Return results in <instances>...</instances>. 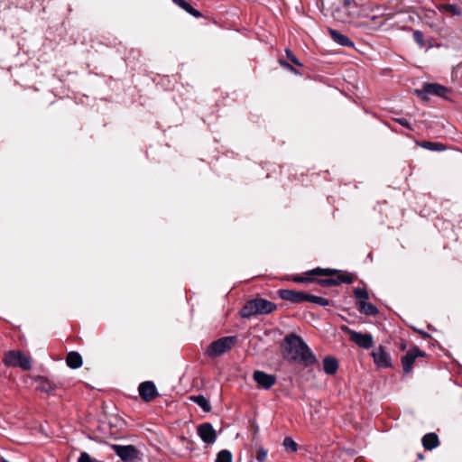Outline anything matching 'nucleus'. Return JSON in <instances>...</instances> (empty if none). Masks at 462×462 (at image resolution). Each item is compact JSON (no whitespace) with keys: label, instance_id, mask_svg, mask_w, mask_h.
Returning <instances> with one entry per match:
<instances>
[{"label":"nucleus","instance_id":"72a5a7b5","mask_svg":"<svg viewBox=\"0 0 462 462\" xmlns=\"http://www.w3.org/2000/svg\"><path fill=\"white\" fill-rule=\"evenodd\" d=\"M280 64H281L283 68H285V69H289L290 71H291V72H293V73H295V74H299V72H297V71H296V69H294L291 64H289L288 62H286V61H284V60H280Z\"/></svg>","mask_w":462,"mask_h":462},{"label":"nucleus","instance_id":"393cba45","mask_svg":"<svg viewBox=\"0 0 462 462\" xmlns=\"http://www.w3.org/2000/svg\"><path fill=\"white\" fill-rule=\"evenodd\" d=\"M336 273V270L322 268H316L309 272V273L312 275H332L335 274Z\"/></svg>","mask_w":462,"mask_h":462},{"label":"nucleus","instance_id":"2f4dec72","mask_svg":"<svg viewBox=\"0 0 462 462\" xmlns=\"http://www.w3.org/2000/svg\"><path fill=\"white\" fill-rule=\"evenodd\" d=\"M78 462H95V460L87 453H81Z\"/></svg>","mask_w":462,"mask_h":462},{"label":"nucleus","instance_id":"a878e982","mask_svg":"<svg viewBox=\"0 0 462 462\" xmlns=\"http://www.w3.org/2000/svg\"><path fill=\"white\" fill-rule=\"evenodd\" d=\"M284 448L291 452H296L298 449L297 443L291 438H285L283 440Z\"/></svg>","mask_w":462,"mask_h":462},{"label":"nucleus","instance_id":"4468645a","mask_svg":"<svg viewBox=\"0 0 462 462\" xmlns=\"http://www.w3.org/2000/svg\"><path fill=\"white\" fill-rule=\"evenodd\" d=\"M281 299L284 300H289L292 303H300L302 302L301 292L292 291V290H279L278 291Z\"/></svg>","mask_w":462,"mask_h":462},{"label":"nucleus","instance_id":"4be33fe9","mask_svg":"<svg viewBox=\"0 0 462 462\" xmlns=\"http://www.w3.org/2000/svg\"><path fill=\"white\" fill-rule=\"evenodd\" d=\"M191 400L197 403L203 411H209L211 409L210 403L203 395H197L191 397Z\"/></svg>","mask_w":462,"mask_h":462},{"label":"nucleus","instance_id":"f8f14e48","mask_svg":"<svg viewBox=\"0 0 462 462\" xmlns=\"http://www.w3.org/2000/svg\"><path fill=\"white\" fill-rule=\"evenodd\" d=\"M138 391L142 399L146 402L152 400L157 394L156 387L151 381L142 383L139 385Z\"/></svg>","mask_w":462,"mask_h":462},{"label":"nucleus","instance_id":"5701e85b","mask_svg":"<svg viewBox=\"0 0 462 462\" xmlns=\"http://www.w3.org/2000/svg\"><path fill=\"white\" fill-rule=\"evenodd\" d=\"M354 294H355L356 298L357 299V305H360L361 303L365 302L369 298L368 291L365 288H356L354 290Z\"/></svg>","mask_w":462,"mask_h":462},{"label":"nucleus","instance_id":"423d86ee","mask_svg":"<svg viewBox=\"0 0 462 462\" xmlns=\"http://www.w3.org/2000/svg\"><path fill=\"white\" fill-rule=\"evenodd\" d=\"M371 356L373 357L374 363L378 368H390L393 365L391 356L385 350V347L383 346H379L374 348Z\"/></svg>","mask_w":462,"mask_h":462},{"label":"nucleus","instance_id":"6e6552de","mask_svg":"<svg viewBox=\"0 0 462 462\" xmlns=\"http://www.w3.org/2000/svg\"><path fill=\"white\" fill-rule=\"evenodd\" d=\"M112 448L125 462H134L138 457L137 449L132 445H112Z\"/></svg>","mask_w":462,"mask_h":462},{"label":"nucleus","instance_id":"1a4fd4ad","mask_svg":"<svg viewBox=\"0 0 462 462\" xmlns=\"http://www.w3.org/2000/svg\"><path fill=\"white\" fill-rule=\"evenodd\" d=\"M253 379L263 389L268 390L276 383V377L273 374L256 370L253 374Z\"/></svg>","mask_w":462,"mask_h":462},{"label":"nucleus","instance_id":"6ab92c4d","mask_svg":"<svg viewBox=\"0 0 462 462\" xmlns=\"http://www.w3.org/2000/svg\"><path fill=\"white\" fill-rule=\"evenodd\" d=\"M66 362L68 366L72 369H77L82 365V357L77 352H70L67 356Z\"/></svg>","mask_w":462,"mask_h":462},{"label":"nucleus","instance_id":"ddd939ff","mask_svg":"<svg viewBox=\"0 0 462 462\" xmlns=\"http://www.w3.org/2000/svg\"><path fill=\"white\" fill-rule=\"evenodd\" d=\"M448 92V88L439 84H424L423 85V93L427 95H434L438 97H445Z\"/></svg>","mask_w":462,"mask_h":462},{"label":"nucleus","instance_id":"e433bc0d","mask_svg":"<svg viewBox=\"0 0 462 462\" xmlns=\"http://www.w3.org/2000/svg\"><path fill=\"white\" fill-rule=\"evenodd\" d=\"M292 280L295 282H305L310 281L308 278H303V277H300V276H295Z\"/></svg>","mask_w":462,"mask_h":462},{"label":"nucleus","instance_id":"7ed1b4c3","mask_svg":"<svg viewBox=\"0 0 462 462\" xmlns=\"http://www.w3.org/2000/svg\"><path fill=\"white\" fill-rule=\"evenodd\" d=\"M4 363L7 366L19 367L24 371L31 370L32 360L19 350H10L4 356Z\"/></svg>","mask_w":462,"mask_h":462},{"label":"nucleus","instance_id":"a211bd4d","mask_svg":"<svg viewBox=\"0 0 462 462\" xmlns=\"http://www.w3.org/2000/svg\"><path fill=\"white\" fill-rule=\"evenodd\" d=\"M422 445L425 449L431 450L439 446V438L435 433H428L422 438Z\"/></svg>","mask_w":462,"mask_h":462},{"label":"nucleus","instance_id":"aec40b11","mask_svg":"<svg viewBox=\"0 0 462 462\" xmlns=\"http://www.w3.org/2000/svg\"><path fill=\"white\" fill-rule=\"evenodd\" d=\"M173 2L179 5L180 8H182L183 10H185L187 13H189V14H191L192 16L196 17V18H199L201 16V14L194 9L190 4H189L188 2H186L185 0H173Z\"/></svg>","mask_w":462,"mask_h":462},{"label":"nucleus","instance_id":"c756f323","mask_svg":"<svg viewBox=\"0 0 462 462\" xmlns=\"http://www.w3.org/2000/svg\"><path fill=\"white\" fill-rule=\"evenodd\" d=\"M413 39L420 47L424 46L423 33L421 32L415 31L413 32Z\"/></svg>","mask_w":462,"mask_h":462},{"label":"nucleus","instance_id":"f257e3e1","mask_svg":"<svg viewBox=\"0 0 462 462\" xmlns=\"http://www.w3.org/2000/svg\"><path fill=\"white\" fill-rule=\"evenodd\" d=\"M284 358L290 362L303 364L310 366L317 362V358L302 338L295 334L284 337Z\"/></svg>","mask_w":462,"mask_h":462},{"label":"nucleus","instance_id":"b1692460","mask_svg":"<svg viewBox=\"0 0 462 462\" xmlns=\"http://www.w3.org/2000/svg\"><path fill=\"white\" fill-rule=\"evenodd\" d=\"M216 462H233L232 453L227 449L219 451L217 455Z\"/></svg>","mask_w":462,"mask_h":462},{"label":"nucleus","instance_id":"0eeeda50","mask_svg":"<svg viewBox=\"0 0 462 462\" xmlns=\"http://www.w3.org/2000/svg\"><path fill=\"white\" fill-rule=\"evenodd\" d=\"M197 433L200 439L207 445H212L216 442L217 435L209 422H204L197 427Z\"/></svg>","mask_w":462,"mask_h":462},{"label":"nucleus","instance_id":"c9c22d12","mask_svg":"<svg viewBox=\"0 0 462 462\" xmlns=\"http://www.w3.org/2000/svg\"><path fill=\"white\" fill-rule=\"evenodd\" d=\"M301 296H302V301H309V302H312L315 297V295H312V294H307V293H303L301 292Z\"/></svg>","mask_w":462,"mask_h":462},{"label":"nucleus","instance_id":"f03ea898","mask_svg":"<svg viewBox=\"0 0 462 462\" xmlns=\"http://www.w3.org/2000/svg\"><path fill=\"white\" fill-rule=\"evenodd\" d=\"M276 309L274 303L263 300L254 299L248 301L240 310L242 318L248 319L254 315L269 314Z\"/></svg>","mask_w":462,"mask_h":462},{"label":"nucleus","instance_id":"f3484780","mask_svg":"<svg viewBox=\"0 0 462 462\" xmlns=\"http://www.w3.org/2000/svg\"><path fill=\"white\" fill-rule=\"evenodd\" d=\"M338 369V363L336 358L332 356H326L323 359V370L327 374L333 375Z\"/></svg>","mask_w":462,"mask_h":462},{"label":"nucleus","instance_id":"9d476101","mask_svg":"<svg viewBox=\"0 0 462 462\" xmlns=\"http://www.w3.org/2000/svg\"><path fill=\"white\" fill-rule=\"evenodd\" d=\"M318 283L324 287H330L339 285L341 283H351L353 282V278L348 273H338L336 277L319 279L317 280Z\"/></svg>","mask_w":462,"mask_h":462},{"label":"nucleus","instance_id":"412c9836","mask_svg":"<svg viewBox=\"0 0 462 462\" xmlns=\"http://www.w3.org/2000/svg\"><path fill=\"white\" fill-rule=\"evenodd\" d=\"M358 310L361 313L370 316H374L378 313L377 308L374 304L369 303L367 301L358 305Z\"/></svg>","mask_w":462,"mask_h":462},{"label":"nucleus","instance_id":"cd10ccee","mask_svg":"<svg viewBox=\"0 0 462 462\" xmlns=\"http://www.w3.org/2000/svg\"><path fill=\"white\" fill-rule=\"evenodd\" d=\"M267 457V451L263 448H259L256 453V460L258 462H264Z\"/></svg>","mask_w":462,"mask_h":462},{"label":"nucleus","instance_id":"20e7f679","mask_svg":"<svg viewBox=\"0 0 462 462\" xmlns=\"http://www.w3.org/2000/svg\"><path fill=\"white\" fill-rule=\"evenodd\" d=\"M236 342V337H223L208 346L207 354L211 357L221 356L230 350Z\"/></svg>","mask_w":462,"mask_h":462},{"label":"nucleus","instance_id":"9b49d317","mask_svg":"<svg viewBox=\"0 0 462 462\" xmlns=\"http://www.w3.org/2000/svg\"><path fill=\"white\" fill-rule=\"evenodd\" d=\"M422 356H424L423 352H421L418 347H414L408 351L407 354L402 358V365L404 374L411 373L412 370V365L416 358Z\"/></svg>","mask_w":462,"mask_h":462},{"label":"nucleus","instance_id":"dca6fc26","mask_svg":"<svg viewBox=\"0 0 462 462\" xmlns=\"http://www.w3.org/2000/svg\"><path fill=\"white\" fill-rule=\"evenodd\" d=\"M37 383L36 389L43 393H51L56 388V384L43 376L34 378Z\"/></svg>","mask_w":462,"mask_h":462},{"label":"nucleus","instance_id":"4c0bfd02","mask_svg":"<svg viewBox=\"0 0 462 462\" xmlns=\"http://www.w3.org/2000/svg\"><path fill=\"white\" fill-rule=\"evenodd\" d=\"M0 462H9V461H7L5 459H2Z\"/></svg>","mask_w":462,"mask_h":462},{"label":"nucleus","instance_id":"39448f33","mask_svg":"<svg viewBox=\"0 0 462 462\" xmlns=\"http://www.w3.org/2000/svg\"><path fill=\"white\" fill-rule=\"evenodd\" d=\"M342 330L349 335L350 340L359 347L369 349L374 345V338L371 334H363L349 328L346 326L342 327Z\"/></svg>","mask_w":462,"mask_h":462},{"label":"nucleus","instance_id":"f704fd0d","mask_svg":"<svg viewBox=\"0 0 462 462\" xmlns=\"http://www.w3.org/2000/svg\"><path fill=\"white\" fill-rule=\"evenodd\" d=\"M395 121L401 125L411 129L410 123L404 118H396Z\"/></svg>","mask_w":462,"mask_h":462},{"label":"nucleus","instance_id":"bb28decb","mask_svg":"<svg viewBox=\"0 0 462 462\" xmlns=\"http://www.w3.org/2000/svg\"><path fill=\"white\" fill-rule=\"evenodd\" d=\"M423 147L427 148V149H430V150H434V151H442L444 150V146L439 143H431V142H427L423 144Z\"/></svg>","mask_w":462,"mask_h":462},{"label":"nucleus","instance_id":"c85d7f7f","mask_svg":"<svg viewBox=\"0 0 462 462\" xmlns=\"http://www.w3.org/2000/svg\"><path fill=\"white\" fill-rule=\"evenodd\" d=\"M286 52V56L287 58L292 62L294 63L296 66H299V67H301L302 64L300 63V61L298 60V58L292 53L291 51H290L289 49H287L285 51Z\"/></svg>","mask_w":462,"mask_h":462},{"label":"nucleus","instance_id":"2eb2a0df","mask_svg":"<svg viewBox=\"0 0 462 462\" xmlns=\"http://www.w3.org/2000/svg\"><path fill=\"white\" fill-rule=\"evenodd\" d=\"M328 32L334 42H336L337 44L341 46L354 47V42L346 35H344L339 32L330 28L328 29Z\"/></svg>","mask_w":462,"mask_h":462},{"label":"nucleus","instance_id":"7c9ffc66","mask_svg":"<svg viewBox=\"0 0 462 462\" xmlns=\"http://www.w3.org/2000/svg\"><path fill=\"white\" fill-rule=\"evenodd\" d=\"M313 299L314 300H313L312 303H314V304H317L319 306H324V307L328 306L329 304L328 300L326 298L315 296Z\"/></svg>","mask_w":462,"mask_h":462},{"label":"nucleus","instance_id":"473e14b6","mask_svg":"<svg viewBox=\"0 0 462 462\" xmlns=\"http://www.w3.org/2000/svg\"><path fill=\"white\" fill-rule=\"evenodd\" d=\"M446 9L455 15H459L461 14L460 9L455 5H448Z\"/></svg>","mask_w":462,"mask_h":462}]
</instances>
